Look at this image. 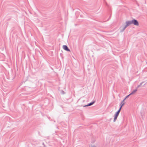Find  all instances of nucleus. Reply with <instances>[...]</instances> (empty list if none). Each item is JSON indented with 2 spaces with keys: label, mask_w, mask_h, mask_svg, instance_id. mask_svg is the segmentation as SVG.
<instances>
[{
  "label": "nucleus",
  "mask_w": 147,
  "mask_h": 147,
  "mask_svg": "<svg viewBox=\"0 0 147 147\" xmlns=\"http://www.w3.org/2000/svg\"><path fill=\"white\" fill-rule=\"evenodd\" d=\"M126 24L123 27V28L121 30V32H123L126 29V28L130 25L132 24V22L131 20H128L126 22Z\"/></svg>",
  "instance_id": "obj_1"
},
{
  "label": "nucleus",
  "mask_w": 147,
  "mask_h": 147,
  "mask_svg": "<svg viewBox=\"0 0 147 147\" xmlns=\"http://www.w3.org/2000/svg\"><path fill=\"white\" fill-rule=\"evenodd\" d=\"M137 91V89L136 88V89H135L134 90L132 91V92L130 93V94H132L135 93Z\"/></svg>",
  "instance_id": "obj_7"
},
{
  "label": "nucleus",
  "mask_w": 147,
  "mask_h": 147,
  "mask_svg": "<svg viewBox=\"0 0 147 147\" xmlns=\"http://www.w3.org/2000/svg\"><path fill=\"white\" fill-rule=\"evenodd\" d=\"M124 100H124V99L121 102V103L120 104V108H119V109H120L121 110V108L122 107V106L124 105V104H125V102H124Z\"/></svg>",
  "instance_id": "obj_6"
},
{
  "label": "nucleus",
  "mask_w": 147,
  "mask_h": 147,
  "mask_svg": "<svg viewBox=\"0 0 147 147\" xmlns=\"http://www.w3.org/2000/svg\"><path fill=\"white\" fill-rule=\"evenodd\" d=\"M132 24H133L135 25L138 26L139 25V23L138 21L136 19H134L131 20Z\"/></svg>",
  "instance_id": "obj_3"
},
{
  "label": "nucleus",
  "mask_w": 147,
  "mask_h": 147,
  "mask_svg": "<svg viewBox=\"0 0 147 147\" xmlns=\"http://www.w3.org/2000/svg\"><path fill=\"white\" fill-rule=\"evenodd\" d=\"M63 49L67 51H70V50L68 48L67 46L66 45H64L63 46Z\"/></svg>",
  "instance_id": "obj_4"
},
{
  "label": "nucleus",
  "mask_w": 147,
  "mask_h": 147,
  "mask_svg": "<svg viewBox=\"0 0 147 147\" xmlns=\"http://www.w3.org/2000/svg\"><path fill=\"white\" fill-rule=\"evenodd\" d=\"M144 83V82H142L141 83H140V85H138L137 87V88L138 89V88L139 87H140L142 85V84Z\"/></svg>",
  "instance_id": "obj_8"
},
{
  "label": "nucleus",
  "mask_w": 147,
  "mask_h": 147,
  "mask_svg": "<svg viewBox=\"0 0 147 147\" xmlns=\"http://www.w3.org/2000/svg\"><path fill=\"white\" fill-rule=\"evenodd\" d=\"M95 102V101H93L92 102H91L88 103L87 105H85L83 106L84 107H88L89 106H91L93 105Z\"/></svg>",
  "instance_id": "obj_5"
},
{
  "label": "nucleus",
  "mask_w": 147,
  "mask_h": 147,
  "mask_svg": "<svg viewBox=\"0 0 147 147\" xmlns=\"http://www.w3.org/2000/svg\"><path fill=\"white\" fill-rule=\"evenodd\" d=\"M43 146L44 147H45V145L43 143Z\"/></svg>",
  "instance_id": "obj_11"
},
{
  "label": "nucleus",
  "mask_w": 147,
  "mask_h": 147,
  "mask_svg": "<svg viewBox=\"0 0 147 147\" xmlns=\"http://www.w3.org/2000/svg\"><path fill=\"white\" fill-rule=\"evenodd\" d=\"M92 147H96V146L94 145H93L92 146Z\"/></svg>",
  "instance_id": "obj_10"
},
{
  "label": "nucleus",
  "mask_w": 147,
  "mask_h": 147,
  "mask_svg": "<svg viewBox=\"0 0 147 147\" xmlns=\"http://www.w3.org/2000/svg\"><path fill=\"white\" fill-rule=\"evenodd\" d=\"M121 109H119L118 110V111L115 114L114 116V118L113 120V121L114 122H115L116 120L117 119V118L120 113V112L121 111Z\"/></svg>",
  "instance_id": "obj_2"
},
{
  "label": "nucleus",
  "mask_w": 147,
  "mask_h": 147,
  "mask_svg": "<svg viewBox=\"0 0 147 147\" xmlns=\"http://www.w3.org/2000/svg\"><path fill=\"white\" fill-rule=\"evenodd\" d=\"M131 94H129L128 95H127V96H126L125 97V98L124 99V100H125L130 95H131Z\"/></svg>",
  "instance_id": "obj_9"
}]
</instances>
